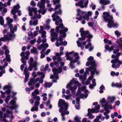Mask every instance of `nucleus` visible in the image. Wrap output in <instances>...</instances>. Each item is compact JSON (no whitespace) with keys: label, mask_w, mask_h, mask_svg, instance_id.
I'll return each instance as SVG.
<instances>
[{"label":"nucleus","mask_w":122,"mask_h":122,"mask_svg":"<svg viewBox=\"0 0 122 122\" xmlns=\"http://www.w3.org/2000/svg\"><path fill=\"white\" fill-rule=\"evenodd\" d=\"M61 5L60 4H59L57 5L56 6L55 9L56 11L52 15V17L53 18V21L56 20L55 22V24L57 25L60 24L59 26H57L56 29V31L57 32H59V30L60 29V27L61 28L63 29H61L59 31V32L61 34L63 37H65L66 36V34L65 32H67L68 30V29L67 28H63L64 26L62 23V20L59 19L60 17L57 15L61 14V11L60 9Z\"/></svg>","instance_id":"1"},{"label":"nucleus","mask_w":122,"mask_h":122,"mask_svg":"<svg viewBox=\"0 0 122 122\" xmlns=\"http://www.w3.org/2000/svg\"><path fill=\"white\" fill-rule=\"evenodd\" d=\"M45 0H41V2H38L37 6L39 7L40 8V9L39 10L38 13L36 11V8H34L30 9L29 7H28L29 15L30 16L32 15V11H34V13L33 17L30 18L31 19L37 18L40 19L41 17V15L39 13H41L42 15H44L45 13L46 10L45 9Z\"/></svg>","instance_id":"2"},{"label":"nucleus","mask_w":122,"mask_h":122,"mask_svg":"<svg viewBox=\"0 0 122 122\" xmlns=\"http://www.w3.org/2000/svg\"><path fill=\"white\" fill-rule=\"evenodd\" d=\"M115 97H114L109 96L107 97V103L105 104L106 102V100L104 98H103L100 101L102 106L104 107L105 110H107V107L109 109H112V106L110 104L112 103L115 100Z\"/></svg>","instance_id":"3"},{"label":"nucleus","mask_w":122,"mask_h":122,"mask_svg":"<svg viewBox=\"0 0 122 122\" xmlns=\"http://www.w3.org/2000/svg\"><path fill=\"white\" fill-rule=\"evenodd\" d=\"M94 58L92 56H90L87 59L88 61H87L86 63V66H88L90 65H91V67L90 68L87 67H86L85 68L86 71V73H87L91 69H92L93 71L94 72H96L97 74H98V72L96 71V69L95 68L96 65H95V61L93 60Z\"/></svg>","instance_id":"4"},{"label":"nucleus","mask_w":122,"mask_h":122,"mask_svg":"<svg viewBox=\"0 0 122 122\" xmlns=\"http://www.w3.org/2000/svg\"><path fill=\"white\" fill-rule=\"evenodd\" d=\"M103 17L106 21H108L107 26L111 27L114 25L113 21L112 20L113 17L112 15H110L108 12H104L103 13Z\"/></svg>","instance_id":"5"},{"label":"nucleus","mask_w":122,"mask_h":122,"mask_svg":"<svg viewBox=\"0 0 122 122\" xmlns=\"http://www.w3.org/2000/svg\"><path fill=\"white\" fill-rule=\"evenodd\" d=\"M74 53V51H73L71 52H67L66 53V56L67 57L66 59L67 60H69L71 62H73L74 63L76 62L77 60L79 59V56H78V54L77 53H75L73 54V56H75V59L73 60V58L69 56V55L70 54H72Z\"/></svg>","instance_id":"6"},{"label":"nucleus","mask_w":122,"mask_h":122,"mask_svg":"<svg viewBox=\"0 0 122 122\" xmlns=\"http://www.w3.org/2000/svg\"><path fill=\"white\" fill-rule=\"evenodd\" d=\"M62 68L61 67H59L58 69L54 68L52 70V71L53 72L54 75H52L51 76L50 78H54L53 81L54 82H56L58 78V73H61L62 72Z\"/></svg>","instance_id":"7"},{"label":"nucleus","mask_w":122,"mask_h":122,"mask_svg":"<svg viewBox=\"0 0 122 122\" xmlns=\"http://www.w3.org/2000/svg\"><path fill=\"white\" fill-rule=\"evenodd\" d=\"M111 63H112V67L113 68L115 67L116 69L119 68L120 67V65H122V60H120L118 58H117L115 59L112 60L111 61Z\"/></svg>","instance_id":"8"},{"label":"nucleus","mask_w":122,"mask_h":122,"mask_svg":"<svg viewBox=\"0 0 122 122\" xmlns=\"http://www.w3.org/2000/svg\"><path fill=\"white\" fill-rule=\"evenodd\" d=\"M13 28L12 32H10V33H8L7 35L4 36L5 38L8 39L13 40L15 38V35L14 34V32L16 31L17 29V26L15 25Z\"/></svg>","instance_id":"9"},{"label":"nucleus","mask_w":122,"mask_h":122,"mask_svg":"<svg viewBox=\"0 0 122 122\" xmlns=\"http://www.w3.org/2000/svg\"><path fill=\"white\" fill-rule=\"evenodd\" d=\"M80 32L81 33L82 40H85L86 37L90 38H92V35L89 34V32L88 31H84V29L83 28L80 29Z\"/></svg>","instance_id":"10"},{"label":"nucleus","mask_w":122,"mask_h":122,"mask_svg":"<svg viewBox=\"0 0 122 122\" xmlns=\"http://www.w3.org/2000/svg\"><path fill=\"white\" fill-rule=\"evenodd\" d=\"M20 8V6L19 4H17L16 5H14L13 9L11 11V13L14 15V18L16 21L18 20L17 15H15L16 13L18 11V9Z\"/></svg>","instance_id":"11"},{"label":"nucleus","mask_w":122,"mask_h":122,"mask_svg":"<svg viewBox=\"0 0 122 122\" xmlns=\"http://www.w3.org/2000/svg\"><path fill=\"white\" fill-rule=\"evenodd\" d=\"M86 87L85 86H82L81 89L80 87L79 88L77 92V94H80L81 93V90L82 91H84V92L86 93L85 95H82L83 96L82 97L83 98H86L88 96L87 93H89V92L86 89Z\"/></svg>","instance_id":"12"},{"label":"nucleus","mask_w":122,"mask_h":122,"mask_svg":"<svg viewBox=\"0 0 122 122\" xmlns=\"http://www.w3.org/2000/svg\"><path fill=\"white\" fill-rule=\"evenodd\" d=\"M76 80V78H73L71 80L69 83L67 85L66 87L67 88H69L70 89H72V87L71 86L73 85V83H74L75 84H77L79 86H81V84L79 83L78 81Z\"/></svg>","instance_id":"13"},{"label":"nucleus","mask_w":122,"mask_h":122,"mask_svg":"<svg viewBox=\"0 0 122 122\" xmlns=\"http://www.w3.org/2000/svg\"><path fill=\"white\" fill-rule=\"evenodd\" d=\"M41 78V79H39V77L36 78V79L34 78H32L31 79L28 85L29 86H33L34 84L37 82L38 81L40 83H41L43 82V80Z\"/></svg>","instance_id":"14"},{"label":"nucleus","mask_w":122,"mask_h":122,"mask_svg":"<svg viewBox=\"0 0 122 122\" xmlns=\"http://www.w3.org/2000/svg\"><path fill=\"white\" fill-rule=\"evenodd\" d=\"M58 106L59 107H61L64 106L65 108H64L61 107L60 108L62 109V110L64 109V111H66L68 107V105L67 103H66L64 100L62 99H60L58 103Z\"/></svg>","instance_id":"15"},{"label":"nucleus","mask_w":122,"mask_h":122,"mask_svg":"<svg viewBox=\"0 0 122 122\" xmlns=\"http://www.w3.org/2000/svg\"><path fill=\"white\" fill-rule=\"evenodd\" d=\"M88 3V0H87L84 2V4H83V1H80L79 2L76 4V6H80L81 8H86Z\"/></svg>","instance_id":"16"},{"label":"nucleus","mask_w":122,"mask_h":122,"mask_svg":"<svg viewBox=\"0 0 122 122\" xmlns=\"http://www.w3.org/2000/svg\"><path fill=\"white\" fill-rule=\"evenodd\" d=\"M77 17H79L76 18V19L80 20L81 19L82 17H83V15L85 14L86 12L83 11H81L79 9H78L77 10Z\"/></svg>","instance_id":"17"},{"label":"nucleus","mask_w":122,"mask_h":122,"mask_svg":"<svg viewBox=\"0 0 122 122\" xmlns=\"http://www.w3.org/2000/svg\"><path fill=\"white\" fill-rule=\"evenodd\" d=\"M78 40L76 42L77 46L79 47H81V49H83L84 48V45H85L86 44V42L87 41H85L83 42L82 44L79 41L82 40L81 37L79 38H78Z\"/></svg>","instance_id":"18"},{"label":"nucleus","mask_w":122,"mask_h":122,"mask_svg":"<svg viewBox=\"0 0 122 122\" xmlns=\"http://www.w3.org/2000/svg\"><path fill=\"white\" fill-rule=\"evenodd\" d=\"M61 108H60L59 110V112H62L61 113V115L62 116V119L63 121H64L65 120V118L64 115L65 114H68L69 113V112L68 111H64V109L62 110Z\"/></svg>","instance_id":"19"},{"label":"nucleus","mask_w":122,"mask_h":122,"mask_svg":"<svg viewBox=\"0 0 122 122\" xmlns=\"http://www.w3.org/2000/svg\"><path fill=\"white\" fill-rule=\"evenodd\" d=\"M15 102L14 100H12L10 101L9 103L10 105H14V106H10V108L11 110H12L18 107V106L17 105L15 104Z\"/></svg>","instance_id":"20"},{"label":"nucleus","mask_w":122,"mask_h":122,"mask_svg":"<svg viewBox=\"0 0 122 122\" xmlns=\"http://www.w3.org/2000/svg\"><path fill=\"white\" fill-rule=\"evenodd\" d=\"M11 86L10 84H8L7 85L5 86L3 88L4 90H7L5 92L7 95L10 94L11 93V91L10 89L11 88Z\"/></svg>","instance_id":"21"},{"label":"nucleus","mask_w":122,"mask_h":122,"mask_svg":"<svg viewBox=\"0 0 122 122\" xmlns=\"http://www.w3.org/2000/svg\"><path fill=\"white\" fill-rule=\"evenodd\" d=\"M6 112L7 113V117L10 118H10L11 120L14 118V117L12 114L13 112L11 111H10L9 110H7Z\"/></svg>","instance_id":"22"},{"label":"nucleus","mask_w":122,"mask_h":122,"mask_svg":"<svg viewBox=\"0 0 122 122\" xmlns=\"http://www.w3.org/2000/svg\"><path fill=\"white\" fill-rule=\"evenodd\" d=\"M63 40L62 37L61 36H60L57 39V41L56 44L57 47L59 46L60 45L59 44L61 42H62Z\"/></svg>","instance_id":"23"},{"label":"nucleus","mask_w":122,"mask_h":122,"mask_svg":"<svg viewBox=\"0 0 122 122\" xmlns=\"http://www.w3.org/2000/svg\"><path fill=\"white\" fill-rule=\"evenodd\" d=\"M30 66L28 67V69L29 71H31L32 70L33 67H35L37 66V64L36 62H35L33 65L29 64Z\"/></svg>","instance_id":"24"},{"label":"nucleus","mask_w":122,"mask_h":122,"mask_svg":"<svg viewBox=\"0 0 122 122\" xmlns=\"http://www.w3.org/2000/svg\"><path fill=\"white\" fill-rule=\"evenodd\" d=\"M100 3L103 5H106L110 3V1L108 0H100Z\"/></svg>","instance_id":"25"},{"label":"nucleus","mask_w":122,"mask_h":122,"mask_svg":"<svg viewBox=\"0 0 122 122\" xmlns=\"http://www.w3.org/2000/svg\"><path fill=\"white\" fill-rule=\"evenodd\" d=\"M51 36L52 37L51 40L52 42H53L55 41V39H56L57 36V34L56 33H54L51 34Z\"/></svg>","instance_id":"26"},{"label":"nucleus","mask_w":122,"mask_h":122,"mask_svg":"<svg viewBox=\"0 0 122 122\" xmlns=\"http://www.w3.org/2000/svg\"><path fill=\"white\" fill-rule=\"evenodd\" d=\"M96 80L95 79H93L92 80V82L93 84H91L89 86V87L90 88L93 89L94 86L96 85V83L95 82Z\"/></svg>","instance_id":"27"},{"label":"nucleus","mask_w":122,"mask_h":122,"mask_svg":"<svg viewBox=\"0 0 122 122\" xmlns=\"http://www.w3.org/2000/svg\"><path fill=\"white\" fill-rule=\"evenodd\" d=\"M105 48L106 49L108 50L109 52H111L114 49V48L113 46H111L110 48L107 44H106L105 46Z\"/></svg>","instance_id":"28"},{"label":"nucleus","mask_w":122,"mask_h":122,"mask_svg":"<svg viewBox=\"0 0 122 122\" xmlns=\"http://www.w3.org/2000/svg\"><path fill=\"white\" fill-rule=\"evenodd\" d=\"M80 117L76 116L75 117L74 121H69L68 122H80Z\"/></svg>","instance_id":"29"},{"label":"nucleus","mask_w":122,"mask_h":122,"mask_svg":"<svg viewBox=\"0 0 122 122\" xmlns=\"http://www.w3.org/2000/svg\"><path fill=\"white\" fill-rule=\"evenodd\" d=\"M39 33L41 34V37H42L45 38L46 37V31L44 30H40Z\"/></svg>","instance_id":"30"},{"label":"nucleus","mask_w":122,"mask_h":122,"mask_svg":"<svg viewBox=\"0 0 122 122\" xmlns=\"http://www.w3.org/2000/svg\"><path fill=\"white\" fill-rule=\"evenodd\" d=\"M58 61L57 62L54 61V64L56 66H58L60 64L59 62H61L62 61V59L60 57H58L57 58Z\"/></svg>","instance_id":"31"},{"label":"nucleus","mask_w":122,"mask_h":122,"mask_svg":"<svg viewBox=\"0 0 122 122\" xmlns=\"http://www.w3.org/2000/svg\"><path fill=\"white\" fill-rule=\"evenodd\" d=\"M5 67L4 66H0V70H1V71L0 72V76H1L3 75V74L5 72V70H3L5 69Z\"/></svg>","instance_id":"32"},{"label":"nucleus","mask_w":122,"mask_h":122,"mask_svg":"<svg viewBox=\"0 0 122 122\" xmlns=\"http://www.w3.org/2000/svg\"><path fill=\"white\" fill-rule=\"evenodd\" d=\"M6 58H4L3 60V61H8L10 62V56L9 54H6Z\"/></svg>","instance_id":"33"},{"label":"nucleus","mask_w":122,"mask_h":122,"mask_svg":"<svg viewBox=\"0 0 122 122\" xmlns=\"http://www.w3.org/2000/svg\"><path fill=\"white\" fill-rule=\"evenodd\" d=\"M86 41H87L88 42V43L87 45H86L85 48L86 49H87L89 47L91 46V44L90 43L91 41V40L90 38H89Z\"/></svg>","instance_id":"34"},{"label":"nucleus","mask_w":122,"mask_h":122,"mask_svg":"<svg viewBox=\"0 0 122 122\" xmlns=\"http://www.w3.org/2000/svg\"><path fill=\"white\" fill-rule=\"evenodd\" d=\"M7 114L5 113L2 118H0V120H2L4 122H8V121L5 118L6 117H7Z\"/></svg>","instance_id":"35"},{"label":"nucleus","mask_w":122,"mask_h":122,"mask_svg":"<svg viewBox=\"0 0 122 122\" xmlns=\"http://www.w3.org/2000/svg\"><path fill=\"white\" fill-rule=\"evenodd\" d=\"M88 114H90V113L91 112L93 113L94 112L97 113L98 112L94 108H92V110L90 108H89L88 109Z\"/></svg>","instance_id":"36"},{"label":"nucleus","mask_w":122,"mask_h":122,"mask_svg":"<svg viewBox=\"0 0 122 122\" xmlns=\"http://www.w3.org/2000/svg\"><path fill=\"white\" fill-rule=\"evenodd\" d=\"M92 69H91V76H89L88 78V79L89 80H91L92 78L93 77V75L94 74L95 72L92 71Z\"/></svg>","instance_id":"37"},{"label":"nucleus","mask_w":122,"mask_h":122,"mask_svg":"<svg viewBox=\"0 0 122 122\" xmlns=\"http://www.w3.org/2000/svg\"><path fill=\"white\" fill-rule=\"evenodd\" d=\"M37 51L36 48L34 47H33V48L31 50V52L32 53H34L35 54H37L38 53Z\"/></svg>","instance_id":"38"},{"label":"nucleus","mask_w":122,"mask_h":122,"mask_svg":"<svg viewBox=\"0 0 122 122\" xmlns=\"http://www.w3.org/2000/svg\"><path fill=\"white\" fill-rule=\"evenodd\" d=\"M0 11H1V13L3 15H4L5 13H6L7 11V9L6 8H4L3 9L2 8V9Z\"/></svg>","instance_id":"39"},{"label":"nucleus","mask_w":122,"mask_h":122,"mask_svg":"<svg viewBox=\"0 0 122 122\" xmlns=\"http://www.w3.org/2000/svg\"><path fill=\"white\" fill-rule=\"evenodd\" d=\"M40 93L39 92L37 89H36L34 90V92L32 93V96L36 95V94H39Z\"/></svg>","instance_id":"40"},{"label":"nucleus","mask_w":122,"mask_h":122,"mask_svg":"<svg viewBox=\"0 0 122 122\" xmlns=\"http://www.w3.org/2000/svg\"><path fill=\"white\" fill-rule=\"evenodd\" d=\"M4 20L3 17L1 16L0 14V24L1 25H3L4 24Z\"/></svg>","instance_id":"41"},{"label":"nucleus","mask_w":122,"mask_h":122,"mask_svg":"<svg viewBox=\"0 0 122 122\" xmlns=\"http://www.w3.org/2000/svg\"><path fill=\"white\" fill-rule=\"evenodd\" d=\"M6 20L8 24H10L13 21V19L10 18L9 17H7L6 18Z\"/></svg>","instance_id":"42"},{"label":"nucleus","mask_w":122,"mask_h":122,"mask_svg":"<svg viewBox=\"0 0 122 122\" xmlns=\"http://www.w3.org/2000/svg\"><path fill=\"white\" fill-rule=\"evenodd\" d=\"M52 85V83H46L44 85V86L46 87H50Z\"/></svg>","instance_id":"43"},{"label":"nucleus","mask_w":122,"mask_h":122,"mask_svg":"<svg viewBox=\"0 0 122 122\" xmlns=\"http://www.w3.org/2000/svg\"><path fill=\"white\" fill-rule=\"evenodd\" d=\"M71 95H69L67 96H66L64 94H63L62 96V97H64L67 100H69L70 99L71 97Z\"/></svg>","instance_id":"44"},{"label":"nucleus","mask_w":122,"mask_h":122,"mask_svg":"<svg viewBox=\"0 0 122 122\" xmlns=\"http://www.w3.org/2000/svg\"><path fill=\"white\" fill-rule=\"evenodd\" d=\"M38 108L36 106L33 107L31 109V111L32 112L34 111H38Z\"/></svg>","instance_id":"45"},{"label":"nucleus","mask_w":122,"mask_h":122,"mask_svg":"<svg viewBox=\"0 0 122 122\" xmlns=\"http://www.w3.org/2000/svg\"><path fill=\"white\" fill-rule=\"evenodd\" d=\"M33 96V98L34 99H36L37 101H39L40 100V97L39 96L36 95L32 96Z\"/></svg>","instance_id":"46"},{"label":"nucleus","mask_w":122,"mask_h":122,"mask_svg":"<svg viewBox=\"0 0 122 122\" xmlns=\"http://www.w3.org/2000/svg\"><path fill=\"white\" fill-rule=\"evenodd\" d=\"M41 58H44L45 56V51L44 50H42L41 52Z\"/></svg>","instance_id":"47"},{"label":"nucleus","mask_w":122,"mask_h":122,"mask_svg":"<svg viewBox=\"0 0 122 122\" xmlns=\"http://www.w3.org/2000/svg\"><path fill=\"white\" fill-rule=\"evenodd\" d=\"M12 0H9L7 2V3H5L4 4V6L5 7H7L8 5H10L11 4V1Z\"/></svg>","instance_id":"48"},{"label":"nucleus","mask_w":122,"mask_h":122,"mask_svg":"<svg viewBox=\"0 0 122 122\" xmlns=\"http://www.w3.org/2000/svg\"><path fill=\"white\" fill-rule=\"evenodd\" d=\"M37 74L38 75H41V78H43L45 77V75L44 74H43L42 72H37Z\"/></svg>","instance_id":"49"},{"label":"nucleus","mask_w":122,"mask_h":122,"mask_svg":"<svg viewBox=\"0 0 122 122\" xmlns=\"http://www.w3.org/2000/svg\"><path fill=\"white\" fill-rule=\"evenodd\" d=\"M25 54L26 55H25L24 57L26 59H27L28 58V56L30 55L29 52L28 51H27L25 53Z\"/></svg>","instance_id":"50"},{"label":"nucleus","mask_w":122,"mask_h":122,"mask_svg":"<svg viewBox=\"0 0 122 122\" xmlns=\"http://www.w3.org/2000/svg\"><path fill=\"white\" fill-rule=\"evenodd\" d=\"M10 96L9 95L6 97V98L5 100V102L7 104L8 103L9 101L10 98Z\"/></svg>","instance_id":"51"},{"label":"nucleus","mask_w":122,"mask_h":122,"mask_svg":"<svg viewBox=\"0 0 122 122\" xmlns=\"http://www.w3.org/2000/svg\"><path fill=\"white\" fill-rule=\"evenodd\" d=\"M35 62H33V59L31 57L30 58V60L28 62V63L29 64L33 65V64Z\"/></svg>","instance_id":"52"},{"label":"nucleus","mask_w":122,"mask_h":122,"mask_svg":"<svg viewBox=\"0 0 122 122\" xmlns=\"http://www.w3.org/2000/svg\"><path fill=\"white\" fill-rule=\"evenodd\" d=\"M63 54V53L62 52H60V53H56L55 55L58 57H60V56L61 55Z\"/></svg>","instance_id":"53"},{"label":"nucleus","mask_w":122,"mask_h":122,"mask_svg":"<svg viewBox=\"0 0 122 122\" xmlns=\"http://www.w3.org/2000/svg\"><path fill=\"white\" fill-rule=\"evenodd\" d=\"M83 18L84 19L86 20L87 21L89 20V18L88 16L86 14L85 15L83 16Z\"/></svg>","instance_id":"54"},{"label":"nucleus","mask_w":122,"mask_h":122,"mask_svg":"<svg viewBox=\"0 0 122 122\" xmlns=\"http://www.w3.org/2000/svg\"><path fill=\"white\" fill-rule=\"evenodd\" d=\"M25 80L24 81V82L25 83L27 81V79L29 77V74L28 73L25 74Z\"/></svg>","instance_id":"55"},{"label":"nucleus","mask_w":122,"mask_h":122,"mask_svg":"<svg viewBox=\"0 0 122 122\" xmlns=\"http://www.w3.org/2000/svg\"><path fill=\"white\" fill-rule=\"evenodd\" d=\"M67 44V42L66 41H64L63 42H61L60 44L61 46L63 45L64 46H66Z\"/></svg>","instance_id":"56"},{"label":"nucleus","mask_w":122,"mask_h":122,"mask_svg":"<svg viewBox=\"0 0 122 122\" xmlns=\"http://www.w3.org/2000/svg\"><path fill=\"white\" fill-rule=\"evenodd\" d=\"M115 33L117 37L121 35V33L119 32L117 30H116L115 31Z\"/></svg>","instance_id":"57"},{"label":"nucleus","mask_w":122,"mask_h":122,"mask_svg":"<svg viewBox=\"0 0 122 122\" xmlns=\"http://www.w3.org/2000/svg\"><path fill=\"white\" fill-rule=\"evenodd\" d=\"M87 115L89 117V118L90 119H92L94 118V116L92 114H87Z\"/></svg>","instance_id":"58"},{"label":"nucleus","mask_w":122,"mask_h":122,"mask_svg":"<svg viewBox=\"0 0 122 122\" xmlns=\"http://www.w3.org/2000/svg\"><path fill=\"white\" fill-rule=\"evenodd\" d=\"M116 87H117L121 88L122 87V85L121 83H116Z\"/></svg>","instance_id":"59"},{"label":"nucleus","mask_w":122,"mask_h":122,"mask_svg":"<svg viewBox=\"0 0 122 122\" xmlns=\"http://www.w3.org/2000/svg\"><path fill=\"white\" fill-rule=\"evenodd\" d=\"M9 27L10 28V32H12L13 31V25L12 24H9Z\"/></svg>","instance_id":"60"},{"label":"nucleus","mask_w":122,"mask_h":122,"mask_svg":"<svg viewBox=\"0 0 122 122\" xmlns=\"http://www.w3.org/2000/svg\"><path fill=\"white\" fill-rule=\"evenodd\" d=\"M23 57H22L21 58V62L23 63L25 65H26V61L24 60L23 58Z\"/></svg>","instance_id":"61"},{"label":"nucleus","mask_w":122,"mask_h":122,"mask_svg":"<svg viewBox=\"0 0 122 122\" xmlns=\"http://www.w3.org/2000/svg\"><path fill=\"white\" fill-rule=\"evenodd\" d=\"M120 41L122 42V37H121L119 39H118L117 41V42L119 44L121 43L120 42Z\"/></svg>","instance_id":"62"},{"label":"nucleus","mask_w":122,"mask_h":122,"mask_svg":"<svg viewBox=\"0 0 122 122\" xmlns=\"http://www.w3.org/2000/svg\"><path fill=\"white\" fill-rule=\"evenodd\" d=\"M43 46V44H42L40 46H38V49L40 50L41 49H43L44 48V46Z\"/></svg>","instance_id":"63"},{"label":"nucleus","mask_w":122,"mask_h":122,"mask_svg":"<svg viewBox=\"0 0 122 122\" xmlns=\"http://www.w3.org/2000/svg\"><path fill=\"white\" fill-rule=\"evenodd\" d=\"M40 104V102L39 101H36L35 102V103L34 104V105L35 106L37 107Z\"/></svg>","instance_id":"64"}]
</instances>
